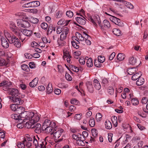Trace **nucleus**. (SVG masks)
<instances>
[{"label":"nucleus","mask_w":148,"mask_h":148,"mask_svg":"<svg viewBox=\"0 0 148 148\" xmlns=\"http://www.w3.org/2000/svg\"><path fill=\"white\" fill-rule=\"evenodd\" d=\"M57 127L56 123L55 122H52L50 126H47V127H46V128L45 127L42 129V130H43L45 131L47 133H50L52 135L54 132V131H56L57 130Z\"/></svg>","instance_id":"7ed1b4c3"},{"label":"nucleus","mask_w":148,"mask_h":148,"mask_svg":"<svg viewBox=\"0 0 148 148\" xmlns=\"http://www.w3.org/2000/svg\"><path fill=\"white\" fill-rule=\"evenodd\" d=\"M68 56L70 57L69 49L68 48H66L63 50V58L64 59H65L67 56Z\"/></svg>","instance_id":"5701e85b"},{"label":"nucleus","mask_w":148,"mask_h":148,"mask_svg":"<svg viewBox=\"0 0 148 148\" xmlns=\"http://www.w3.org/2000/svg\"><path fill=\"white\" fill-rule=\"evenodd\" d=\"M125 57V56L123 53H119L117 56V59L119 61L123 60Z\"/></svg>","instance_id":"f704fd0d"},{"label":"nucleus","mask_w":148,"mask_h":148,"mask_svg":"<svg viewBox=\"0 0 148 148\" xmlns=\"http://www.w3.org/2000/svg\"><path fill=\"white\" fill-rule=\"evenodd\" d=\"M94 64L95 66L98 68L101 67L102 66L101 63H100L98 61L95 60L94 62Z\"/></svg>","instance_id":"bf43d9fd"},{"label":"nucleus","mask_w":148,"mask_h":148,"mask_svg":"<svg viewBox=\"0 0 148 148\" xmlns=\"http://www.w3.org/2000/svg\"><path fill=\"white\" fill-rule=\"evenodd\" d=\"M11 117L13 119L15 120H18V121L20 122L19 120L20 119V117H19V115L14 114L11 115Z\"/></svg>","instance_id":"3c124183"},{"label":"nucleus","mask_w":148,"mask_h":148,"mask_svg":"<svg viewBox=\"0 0 148 148\" xmlns=\"http://www.w3.org/2000/svg\"><path fill=\"white\" fill-rule=\"evenodd\" d=\"M17 146L19 148H25V145L23 142L22 143L18 142L17 144Z\"/></svg>","instance_id":"e2e57ef3"},{"label":"nucleus","mask_w":148,"mask_h":148,"mask_svg":"<svg viewBox=\"0 0 148 148\" xmlns=\"http://www.w3.org/2000/svg\"><path fill=\"white\" fill-rule=\"evenodd\" d=\"M19 122L21 123H19L17 125V127L20 129L23 128L24 126V124H25V123H24L23 122H21V121L20 122Z\"/></svg>","instance_id":"69168bd1"},{"label":"nucleus","mask_w":148,"mask_h":148,"mask_svg":"<svg viewBox=\"0 0 148 148\" xmlns=\"http://www.w3.org/2000/svg\"><path fill=\"white\" fill-rule=\"evenodd\" d=\"M10 95H12V97H16L19 94L18 90L15 88H11L10 90Z\"/></svg>","instance_id":"4468645a"},{"label":"nucleus","mask_w":148,"mask_h":148,"mask_svg":"<svg viewBox=\"0 0 148 148\" xmlns=\"http://www.w3.org/2000/svg\"><path fill=\"white\" fill-rule=\"evenodd\" d=\"M52 91V85L51 83H48L47 86V93L49 94Z\"/></svg>","instance_id":"473e14b6"},{"label":"nucleus","mask_w":148,"mask_h":148,"mask_svg":"<svg viewBox=\"0 0 148 148\" xmlns=\"http://www.w3.org/2000/svg\"><path fill=\"white\" fill-rule=\"evenodd\" d=\"M21 31L23 32V34L27 36H31L33 32L32 30L28 29H21Z\"/></svg>","instance_id":"a211bd4d"},{"label":"nucleus","mask_w":148,"mask_h":148,"mask_svg":"<svg viewBox=\"0 0 148 148\" xmlns=\"http://www.w3.org/2000/svg\"><path fill=\"white\" fill-rule=\"evenodd\" d=\"M70 21V20L65 21L64 19H62L58 21V25H67Z\"/></svg>","instance_id":"4be33fe9"},{"label":"nucleus","mask_w":148,"mask_h":148,"mask_svg":"<svg viewBox=\"0 0 148 148\" xmlns=\"http://www.w3.org/2000/svg\"><path fill=\"white\" fill-rule=\"evenodd\" d=\"M14 45L18 48H19L21 45L20 40L18 39H17V42L14 43Z\"/></svg>","instance_id":"6e6d98bb"},{"label":"nucleus","mask_w":148,"mask_h":148,"mask_svg":"<svg viewBox=\"0 0 148 148\" xmlns=\"http://www.w3.org/2000/svg\"><path fill=\"white\" fill-rule=\"evenodd\" d=\"M17 39H18L15 36H12L11 39L8 41L10 44H12L14 45V43L17 42Z\"/></svg>","instance_id":"72a5a7b5"},{"label":"nucleus","mask_w":148,"mask_h":148,"mask_svg":"<svg viewBox=\"0 0 148 148\" xmlns=\"http://www.w3.org/2000/svg\"><path fill=\"white\" fill-rule=\"evenodd\" d=\"M114 91L113 88L111 86L108 87V92L109 94L112 95L113 94Z\"/></svg>","instance_id":"c03bdc74"},{"label":"nucleus","mask_w":148,"mask_h":148,"mask_svg":"<svg viewBox=\"0 0 148 148\" xmlns=\"http://www.w3.org/2000/svg\"><path fill=\"white\" fill-rule=\"evenodd\" d=\"M110 20L112 22L119 26L123 27L124 26V24L122 22L120 19L114 16H111L110 18Z\"/></svg>","instance_id":"1a4fd4ad"},{"label":"nucleus","mask_w":148,"mask_h":148,"mask_svg":"<svg viewBox=\"0 0 148 148\" xmlns=\"http://www.w3.org/2000/svg\"><path fill=\"white\" fill-rule=\"evenodd\" d=\"M105 125L106 128L107 129H111L112 126L111 123L108 120L106 121L105 123Z\"/></svg>","instance_id":"7c9ffc66"},{"label":"nucleus","mask_w":148,"mask_h":148,"mask_svg":"<svg viewBox=\"0 0 148 148\" xmlns=\"http://www.w3.org/2000/svg\"><path fill=\"white\" fill-rule=\"evenodd\" d=\"M75 19L77 22L81 25H84L86 23V19L84 17L83 18L80 16H77L75 18Z\"/></svg>","instance_id":"2eb2a0df"},{"label":"nucleus","mask_w":148,"mask_h":148,"mask_svg":"<svg viewBox=\"0 0 148 148\" xmlns=\"http://www.w3.org/2000/svg\"><path fill=\"white\" fill-rule=\"evenodd\" d=\"M103 23L104 26L107 28H109L110 26V25L109 22L107 20L103 21Z\"/></svg>","instance_id":"79ce46f5"},{"label":"nucleus","mask_w":148,"mask_h":148,"mask_svg":"<svg viewBox=\"0 0 148 148\" xmlns=\"http://www.w3.org/2000/svg\"><path fill=\"white\" fill-rule=\"evenodd\" d=\"M85 139L84 138L82 137L79 140L77 141L76 142L77 144L80 146H84L85 145L84 141Z\"/></svg>","instance_id":"b1692460"},{"label":"nucleus","mask_w":148,"mask_h":148,"mask_svg":"<svg viewBox=\"0 0 148 148\" xmlns=\"http://www.w3.org/2000/svg\"><path fill=\"white\" fill-rule=\"evenodd\" d=\"M38 121H36L34 122L33 124V125H32V126L29 128H34V129L35 132L37 133H40L41 132V125L40 123L36 124Z\"/></svg>","instance_id":"9b49d317"},{"label":"nucleus","mask_w":148,"mask_h":148,"mask_svg":"<svg viewBox=\"0 0 148 148\" xmlns=\"http://www.w3.org/2000/svg\"><path fill=\"white\" fill-rule=\"evenodd\" d=\"M129 64L132 65H135L137 62L136 59L133 56L129 58Z\"/></svg>","instance_id":"cd10ccee"},{"label":"nucleus","mask_w":148,"mask_h":148,"mask_svg":"<svg viewBox=\"0 0 148 148\" xmlns=\"http://www.w3.org/2000/svg\"><path fill=\"white\" fill-rule=\"evenodd\" d=\"M38 78H35L29 83V85L31 87H34L37 85L38 83Z\"/></svg>","instance_id":"aec40b11"},{"label":"nucleus","mask_w":148,"mask_h":148,"mask_svg":"<svg viewBox=\"0 0 148 148\" xmlns=\"http://www.w3.org/2000/svg\"><path fill=\"white\" fill-rule=\"evenodd\" d=\"M92 135L94 138H96L98 135V131L95 129H93L91 130Z\"/></svg>","instance_id":"ea45409f"},{"label":"nucleus","mask_w":148,"mask_h":148,"mask_svg":"<svg viewBox=\"0 0 148 148\" xmlns=\"http://www.w3.org/2000/svg\"><path fill=\"white\" fill-rule=\"evenodd\" d=\"M65 77L66 79L69 81H71L72 80L71 76L68 73H66L65 75Z\"/></svg>","instance_id":"0e129e2a"},{"label":"nucleus","mask_w":148,"mask_h":148,"mask_svg":"<svg viewBox=\"0 0 148 148\" xmlns=\"http://www.w3.org/2000/svg\"><path fill=\"white\" fill-rule=\"evenodd\" d=\"M66 14V16L69 18H71L73 16V12L70 10L67 11Z\"/></svg>","instance_id":"4d7b16f0"},{"label":"nucleus","mask_w":148,"mask_h":148,"mask_svg":"<svg viewBox=\"0 0 148 148\" xmlns=\"http://www.w3.org/2000/svg\"><path fill=\"white\" fill-rule=\"evenodd\" d=\"M21 68L23 70L27 71L29 69L28 66L26 64H23L21 66Z\"/></svg>","instance_id":"774afa93"},{"label":"nucleus","mask_w":148,"mask_h":148,"mask_svg":"<svg viewBox=\"0 0 148 148\" xmlns=\"http://www.w3.org/2000/svg\"><path fill=\"white\" fill-rule=\"evenodd\" d=\"M41 27L43 29L47 30L48 27V24L44 22L42 23L41 25Z\"/></svg>","instance_id":"603ef678"},{"label":"nucleus","mask_w":148,"mask_h":148,"mask_svg":"<svg viewBox=\"0 0 148 148\" xmlns=\"http://www.w3.org/2000/svg\"><path fill=\"white\" fill-rule=\"evenodd\" d=\"M29 21L31 23L34 24H37L38 23L39 20L38 19L31 17L29 18Z\"/></svg>","instance_id":"c9c22d12"},{"label":"nucleus","mask_w":148,"mask_h":148,"mask_svg":"<svg viewBox=\"0 0 148 148\" xmlns=\"http://www.w3.org/2000/svg\"><path fill=\"white\" fill-rule=\"evenodd\" d=\"M89 124L90 127H94L95 125V121L94 119L93 118L91 119L89 121Z\"/></svg>","instance_id":"864d4df0"},{"label":"nucleus","mask_w":148,"mask_h":148,"mask_svg":"<svg viewBox=\"0 0 148 148\" xmlns=\"http://www.w3.org/2000/svg\"><path fill=\"white\" fill-rule=\"evenodd\" d=\"M131 100V102L133 105H136L139 103V101L138 99L137 98H132Z\"/></svg>","instance_id":"37998d69"},{"label":"nucleus","mask_w":148,"mask_h":148,"mask_svg":"<svg viewBox=\"0 0 148 148\" xmlns=\"http://www.w3.org/2000/svg\"><path fill=\"white\" fill-rule=\"evenodd\" d=\"M69 67L71 70L73 71L77 72L79 71V68L73 65H69Z\"/></svg>","instance_id":"a18cd8bd"},{"label":"nucleus","mask_w":148,"mask_h":148,"mask_svg":"<svg viewBox=\"0 0 148 148\" xmlns=\"http://www.w3.org/2000/svg\"><path fill=\"white\" fill-rule=\"evenodd\" d=\"M17 25L19 28H25L29 27L30 25L28 21L19 19L17 20Z\"/></svg>","instance_id":"423d86ee"},{"label":"nucleus","mask_w":148,"mask_h":148,"mask_svg":"<svg viewBox=\"0 0 148 148\" xmlns=\"http://www.w3.org/2000/svg\"><path fill=\"white\" fill-rule=\"evenodd\" d=\"M9 98L10 99L12 100V101L17 105H21L23 103V101L20 98H18L17 97H12L9 96Z\"/></svg>","instance_id":"9d476101"},{"label":"nucleus","mask_w":148,"mask_h":148,"mask_svg":"<svg viewBox=\"0 0 148 148\" xmlns=\"http://www.w3.org/2000/svg\"><path fill=\"white\" fill-rule=\"evenodd\" d=\"M8 62V61L6 62L4 59L1 58H0V66H6Z\"/></svg>","instance_id":"58836bf2"},{"label":"nucleus","mask_w":148,"mask_h":148,"mask_svg":"<svg viewBox=\"0 0 148 148\" xmlns=\"http://www.w3.org/2000/svg\"><path fill=\"white\" fill-rule=\"evenodd\" d=\"M144 82V79L142 77H140L138 78L136 82V84L138 86L142 85Z\"/></svg>","instance_id":"2f4dec72"},{"label":"nucleus","mask_w":148,"mask_h":148,"mask_svg":"<svg viewBox=\"0 0 148 148\" xmlns=\"http://www.w3.org/2000/svg\"><path fill=\"white\" fill-rule=\"evenodd\" d=\"M142 74L141 72H139L138 73H137L135 74H134L132 77V79L133 80H136L137 79H138V78H140Z\"/></svg>","instance_id":"412c9836"},{"label":"nucleus","mask_w":148,"mask_h":148,"mask_svg":"<svg viewBox=\"0 0 148 148\" xmlns=\"http://www.w3.org/2000/svg\"><path fill=\"white\" fill-rule=\"evenodd\" d=\"M102 116L100 113H97L96 115V119L97 121L99 122L101 119Z\"/></svg>","instance_id":"09e8293b"},{"label":"nucleus","mask_w":148,"mask_h":148,"mask_svg":"<svg viewBox=\"0 0 148 148\" xmlns=\"http://www.w3.org/2000/svg\"><path fill=\"white\" fill-rule=\"evenodd\" d=\"M93 84L95 88L97 90H99L101 86L99 81L96 79H95L93 81Z\"/></svg>","instance_id":"6ab92c4d"},{"label":"nucleus","mask_w":148,"mask_h":148,"mask_svg":"<svg viewBox=\"0 0 148 148\" xmlns=\"http://www.w3.org/2000/svg\"><path fill=\"white\" fill-rule=\"evenodd\" d=\"M23 107L21 106H18V108H17V109L16 110V112L17 113L19 114H21V113H22V110Z\"/></svg>","instance_id":"13d9d810"},{"label":"nucleus","mask_w":148,"mask_h":148,"mask_svg":"<svg viewBox=\"0 0 148 148\" xmlns=\"http://www.w3.org/2000/svg\"><path fill=\"white\" fill-rule=\"evenodd\" d=\"M20 119V122L25 123V126L28 128L32 126V125L36 121L40 119V115L38 113H34L32 112L25 111L19 114Z\"/></svg>","instance_id":"f257e3e1"},{"label":"nucleus","mask_w":148,"mask_h":148,"mask_svg":"<svg viewBox=\"0 0 148 148\" xmlns=\"http://www.w3.org/2000/svg\"><path fill=\"white\" fill-rule=\"evenodd\" d=\"M52 122H54V121H52L49 119H45L43 123L42 126V129L45 127L46 128V127H47V126L51 125V124Z\"/></svg>","instance_id":"f3484780"},{"label":"nucleus","mask_w":148,"mask_h":148,"mask_svg":"<svg viewBox=\"0 0 148 148\" xmlns=\"http://www.w3.org/2000/svg\"><path fill=\"white\" fill-rule=\"evenodd\" d=\"M87 16H88V19L90 21H91L92 23H93V25L95 26H97V24L95 22L94 20L92 18V17L90 16V15L89 14H87Z\"/></svg>","instance_id":"49530a36"},{"label":"nucleus","mask_w":148,"mask_h":148,"mask_svg":"<svg viewBox=\"0 0 148 148\" xmlns=\"http://www.w3.org/2000/svg\"><path fill=\"white\" fill-rule=\"evenodd\" d=\"M40 5V2L38 1H34L24 4L22 7H23L34 8L38 7Z\"/></svg>","instance_id":"6e6552de"},{"label":"nucleus","mask_w":148,"mask_h":148,"mask_svg":"<svg viewBox=\"0 0 148 148\" xmlns=\"http://www.w3.org/2000/svg\"><path fill=\"white\" fill-rule=\"evenodd\" d=\"M1 40L2 46L4 48L6 49L8 47L9 44L7 39L2 37Z\"/></svg>","instance_id":"ddd939ff"},{"label":"nucleus","mask_w":148,"mask_h":148,"mask_svg":"<svg viewBox=\"0 0 148 148\" xmlns=\"http://www.w3.org/2000/svg\"><path fill=\"white\" fill-rule=\"evenodd\" d=\"M12 31L14 34L17 36H18L19 38L23 42L25 39V36L23 34V32L21 30L15 29V28H12Z\"/></svg>","instance_id":"0eeeda50"},{"label":"nucleus","mask_w":148,"mask_h":148,"mask_svg":"<svg viewBox=\"0 0 148 148\" xmlns=\"http://www.w3.org/2000/svg\"><path fill=\"white\" fill-rule=\"evenodd\" d=\"M87 66L88 67H90L93 66L92 60V58H90L87 60L86 62Z\"/></svg>","instance_id":"e433bc0d"},{"label":"nucleus","mask_w":148,"mask_h":148,"mask_svg":"<svg viewBox=\"0 0 148 148\" xmlns=\"http://www.w3.org/2000/svg\"><path fill=\"white\" fill-rule=\"evenodd\" d=\"M79 102V101L75 99H73L71 101V103L73 104L77 105Z\"/></svg>","instance_id":"338daca9"},{"label":"nucleus","mask_w":148,"mask_h":148,"mask_svg":"<svg viewBox=\"0 0 148 148\" xmlns=\"http://www.w3.org/2000/svg\"><path fill=\"white\" fill-rule=\"evenodd\" d=\"M82 136L81 135V134L79 133L77 134H73L72 135V137L75 140H77V142L78 140H79L80 139V138H81L82 137Z\"/></svg>","instance_id":"a878e982"},{"label":"nucleus","mask_w":148,"mask_h":148,"mask_svg":"<svg viewBox=\"0 0 148 148\" xmlns=\"http://www.w3.org/2000/svg\"><path fill=\"white\" fill-rule=\"evenodd\" d=\"M71 43L73 46L76 49H78L79 48V46L77 44V42L73 40L72 41Z\"/></svg>","instance_id":"052dcab7"},{"label":"nucleus","mask_w":148,"mask_h":148,"mask_svg":"<svg viewBox=\"0 0 148 148\" xmlns=\"http://www.w3.org/2000/svg\"><path fill=\"white\" fill-rule=\"evenodd\" d=\"M112 32L113 34L117 36H119L121 34V31L118 29L115 28L113 29Z\"/></svg>","instance_id":"4c0bfd02"},{"label":"nucleus","mask_w":148,"mask_h":148,"mask_svg":"<svg viewBox=\"0 0 148 148\" xmlns=\"http://www.w3.org/2000/svg\"><path fill=\"white\" fill-rule=\"evenodd\" d=\"M98 60L100 63H102L105 60V58L103 56H99L98 57Z\"/></svg>","instance_id":"de8ad7c7"},{"label":"nucleus","mask_w":148,"mask_h":148,"mask_svg":"<svg viewBox=\"0 0 148 148\" xmlns=\"http://www.w3.org/2000/svg\"><path fill=\"white\" fill-rule=\"evenodd\" d=\"M93 19L94 20L95 23L96 22H97L99 26H100L101 27H102V26H101V22L99 18V17L98 15H94V16L93 17Z\"/></svg>","instance_id":"c756f323"},{"label":"nucleus","mask_w":148,"mask_h":148,"mask_svg":"<svg viewBox=\"0 0 148 148\" xmlns=\"http://www.w3.org/2000/svg\"><path fill=\"white\" fill-rule=\"evenodd\" d=\"M62 11H58L57 12L56 17L57 18H59L62 17Z\"/></svg>","instance_id":"680f3d73"},{"label":"nucleus","mask_w":148,"mask_h":148,"mask_svg":"<svg viewBox=\"0 0 148 148\" xmlns=\"http://www.w3.org/2000/svg\"><path fill=\"white\" fill-rule=\"evenodd\" d=\"M69 32V30L67 27L63 28L62 32L60 36V40H58L59 46H62L65 45V42L64 40L66 39Z\"/></svg>","instance_id":"f03ea898"},{"label":"nucleus","mask_w":148,"mask_h":148,"mask_svg":"<svg viewBox=\"0 0 148 148\" xmlns=\"http://www.w3.org/2000/svg\"><path fill=\"white\" fill-rule=\"evenodd\" d=\"M22 142L24 143L25 145L27 147H30L32 146V143L30 141L26 140L25 139H24Z\"/></svg>","instance_id":"8fccbe9b"},{"label":"nucleus","mask_w":148,"mask_h":148,"mask_svg":"<svg viewBox=\"0 0 148 148\" xmlns=\"http://www.w3.org/2000/svg\"><path fill=\"white\" fill-rule=\"evenodd\" d=\"M41 138L39 142L38 145L36 148H46V145L47 143L46 139Z\"/></svg>","instance_id":"f8f14e48"},{"label":"nucleus","mask_w":148,"mask_h":148,"mask_svg":"<svg viewBox=\"0 0 148 148\" xmlns=\"http://www.w3.org/2000/svg\"><path fill=\"white\" fill-rule=\"evenodd\" d=\"M63 131V129H60L56 132L54 131L53 134L54 137V140L56 142H59L62 140V138H59L61 136Z\"/></svg>","instance_id":"20e7f679"},{"label":"nucleus","mask_w":148,"mask_h":148,"mask_svg":"<svg viewBox=\"0 0 148 148\" xmlns=\"http://www.w3.org/2000/svg\"><path fill=\"white\" fill-rule=\"evenodd\" d=\"M75 36L76 39L78 40L79 41L82 42H84L85 39H88L89 37H90L88 34L84 32L82 34H81L80 33L77 32L75 33Z\"/></svg>","instance_id":"39448f33"},{"label":"nucleus","mask_w":148,"mask_h":148,"mask_svg":"<svg viewBox=\"0 0 148 148\" xmlns=\"http://www.w3.org/2000/svg\"><path fill=\"white\" fill-rule=\"evenodd\" d=\"M125 5L127 8L131 9H133L134 8L133 5L130 3L123 0L122 2Z\"/></svg>","instance_id":"bb28decb"},{"label":"nucleus","mask_w":148,"mask_h":148,"mask_svg":"<svg viewBox=\"0 0 148 148\" xmlns=\"http://www.w3.org/2000/svg\"><path fill=\"white\" fill-rule=\"evenodd\" d=\"M137 70V69L135 68H130L128 69L127 72L129 74L132 75L136 73Z\"/></svg>","instance_id":"c85d7f7f"},{"label":"nucleus","mask_w":148,"mask_h":148,"mask_svg":"<svg viewBox=\"0 0 148 148\" xmlns=\"http://www.w3.org/2000/svg\"><path fill=\"white\" fill-rule=\"evenodd\" d=\"M33 144L35 146V148H36L38 146V141L37 139V138L38 139L39 142L40 141V138L37 136H33Z\"/></svg>","instance_id":"393cba45"},{"label":"nucleus","mask_w":148,"mask_h":148,"mask_svg":"<svg viewBox=\"0 0 148 148\" xmlns=\"http://www.w3.org/2000/svg\"><path fill=\"white\" fill-rule=\"evenodd\" d=\"M88 91L90 93H92L94 91L91 82H87L86 83Z\"/></svg>","instance_id":"dca6fc26"},{"label":"nucleus","mask_w":148,"mask_h":148,"mask_svg":"<svg viewBox=\"0 0 148 148\" xmlns=\"http://www.w3.org/2000/svg\"><path fill=\"white\" fill-rule=\"evenodd\" d=\"M81 54V52L79 51H77L73 53V56L74 58L76 59H78L79 56Z\"/></svg>","instance_id":"a19ab883"},{"label":"nucleus","mask_w":148,"mask_h":148,"mask_svg":"<svg viewBox=\"0 0 148 148\" xmlns=\"http://www.w3.org/2000/svg\"><path fill=\"white\" fill-rule=\"evenodd\" d=\"M18 106V105L14 104L11 105L10 108L12 110L15 111Z\"/></svg>","instance_id":"5fc2aeb1"}]
</instances>
